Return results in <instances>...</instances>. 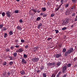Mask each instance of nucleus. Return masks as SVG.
Here are the masks:
<instances>
[{"mask_svg":"<svg viewBox=\"0 0 77 77\" xmlns=\"http://www.w3.org/2000/svg\"><path fill=\"white\" fill-rule=\"evenodd\" d=\"M73 48H69L68 50L67 51H66L64 54L65 57H66L68 54H71V53L73 51Z\"/></svg>","mask_w":77,"mask_h":77,"instance_id":"nucleus-1","label":"nucleus"},{"mask_svg":"<svg viewBox=\"0 0 77 77\" xmlns=\"http://www.w3.org/2000/svg\"><path fill=\"white\" fill-rule=\"evenodd\" d=\"M69 19H66L63 22V23H62V24L63 26L65 25L66 26L69 22Z\"/></svg>","mask_w":77,"mask_h":77,"instance_id":"nucleus-2","label":"nucleus"},{"mask_svg":"<svg viewBox=\"0 0 77 77\" xmlns=\"http://www.w3.org/2000/svg\"><path fill=\"white\" fill-rule=\"evenodd\" d=\"M60 2L61 4L59 5V6L55 9L56 11H57L60 9V8L61 7V6L63 5V2H64V1H63V0H61Z\"/></svg>","mask_w":77,"mask_h":77,"instance_id":"nucleus-3","label":"nucleus"},{"mask_svg":"<svg viewBox=\"0 0 77 77\" xmlns=\"http://www.w3.org/2000/svg\"><path fill=\"white\" fill-rule=\"evenodd\" d=\"M32 60L34 62H36L39 60V58L38 57H34L32 59Z\"/></svg>","mask_w":77,"mask_h":77,"instance_id":"nucleus-4","label":"nucleus"},{"mask_svg":"<svg viewBox=\"0 0 77 77\" xmlns=\"http://www.w3.org/2000/svg\"><path fill=\"white\" fill-rule=\"evenodd\" d=\"M6 15L7 17H8V18H10L11 17V13L9 11H7L6 12Z\"/></svg>","mask_w":77,"mask_h":77,"instance_id":"nucleus-5","label":"nucleus"},{"mask_svg":"<svg viewBox=\"0 0 77 77\" xmlns=\"http://www.w3.org/2000/svg\"><path fill=\"white\" fill-rule=\"evenodd\" d=\"M67 67V66H66V65L64 66L63 67L62 71V72L63 73H64V72H65V71Z\"/></svg>","mask_w":77,"mask_h":77,"instance_id":"nucleus-6","label":"nucleus"},{"mask_svg":"<svg viewBox=\"0 0 77 77\" xmlns=\"http://www.w3.org/2000/svg\"><path fill=\"white\" fill-rule=\"evenodd\" d=\"M61 56L60 54H56L55 55V57L56 58H59Z\"/></svg>","mask_w":77,"mask_h":77,"instance_id":"nucleus-7","label":"nucleus"},{"mask_svg":"<svg viewBox=\"0 0 77 77\" xmlns=\"http://www.w3.org/2000/svg\"><path fill=\"white\" fill-rule=\"evenodd\" d=\"M70 12H71V11H70V9L67 10L66 11V15H69V13H70Z\"/></svg>","mask_w":77,"mask_h":77,"instance_id":"nucleus-8","label":"nucleus"},{"mask_svg":"<svg viewBox=\"0 0 77 77\" xmlns=\"http://www.w3.org/2000/svg\"><path fill=\"white\" fill-rule=\"evenodd\" d=\"M61 64H62V63H61V61H58L57 63V66H59L60 65H61Z\"/></svg>","mask_w":77,"mask_h":77,"instance_id":"nucleus-9","label":"nucleus"},{"mask_svg":"<svg viewBox=\"0 0 77 77\" xmlns=\"http://www.w3.org/2000/svg\"><path fill=\"white\" fill-rule=\"evenodd\" d=\"M42 23H40L39 25H38V29H40V27H42Z\"/></svg>","mask_w":77,"mask_h":77,"instance_id":"nucleus-10","label":"nucleus"},{"mask_svg":"<svg viewBox=\"0 0 77 77\" xmlns=\"http://www.w3.org/2000/svg\"><path fill=\"white\" fill-rule=\"evenodd\" d=\"M39 20H41V17H37L36 20L37 21H39Z\"/></svg>","mask_w":77,"mask_h":77,"instance_id":"nucleus-11","label":"nucleus"},{"mask_svg":"<svg viewBox=\"0 0 77 77\" xmlns=\"http://www.w3.org/2000/svg\"><path fill=\"white\" fill-rule=\"evenodd\" d=\"M10 72H11V74H12V75H13V74H15V72H14V71L13 69L11 70Z\"/></svg>","mask_w":77,"mask_h":77,"instance_id":"nucleus-12","label":"nucleus"},{"mask_svg":"<svg viewBox=\"0 0 77 77\" xmlns=\"http://www.w3.org/2000/svg\"><path fill=\"white\" fill-rule=\"evenodd\" d=\"M22 62L23 63H27V62L26 61H25V60L24 59H22Z\"/></svg>","mask_w":77,"mask_h":77,"instance_id":"nucleus-13","label":"nucleus"},{"mask_svg":"<svg viewBox=\"0 0 77 77\" xmlns=\"http://www.w3.org/2000/svg\"><path fill=\"white\" fill-rule=\"evenodd\" d=\"M20 73L21 75H24L25 72H24V71H20Z\"/></svg>","mask_w":77,"mask_h":77,"instance_id":"nucleus-14","label":"nucleus"},{"mask_svg":"<svg viewBox=\"0 0 77 77\" xmlns=\"http://www.w3.org/2000/svg\"><path fill=\"white\" fill-rule=\"evenodd\" d=\"M42 9L43 12H45L46 11V8H42Z\"/></svg>","mask_w":77,"mask_h":77,"instance_id":"nucleus-15","label":"nucleus"},{"mask_svg":"<svg viewBox=\"0 0 77 77\" xmlns=\"http://www.w3.org/2000/svg\"><path fill=\"white\" fill-rule=\"evenodd\" d=\"M37 48H34L33 51H34V52H35V53H36V51H37Z\"/></svg>","mask_w":77,"mask_h":77,"instance_id":"nucleus-16","label":"nucleus"},{"mask_svg":"<svg viewBox=\"0 0 77 77\" xmlns=\"http://www.w3.org/2000/svg\"><path fill=\"white\" fill-rule=\"evenodd\" d=\"M24 51V49L23 48H21L20 49V52L21 53V52H23V51Z\"/></svg>","mask_w":77,"mask_h":77,"instance_id":"nucleus-17","label":"nucleus"},{"mask_svg":"<svg viewBox=\"0 0 77 77\" xmlns=\"http://www.w3.org/2000/svg\"><path fill=\"white\" fill-rule=\"evenodd\" d=\"M2 15L3 17H4L5 15H6V14L5 13V12H3L2 13Z\"/></svg>","mask_w":77,"mask_h":77,"instance_id":"nucleus-18","label":"nucleus"},{"mask_svg":"<svg viewBox=\"0 0 77 77\" xmlns=\"http://www.w3.org/2000/svg\"><path fill=\"white\" fill-rule=\"evenodd\" d=\"M32 11H33V12H35L34 14H36V12H37V9H32Z\"/></svg>","mask_w":77,"mask_h":77,"instance_id":"nucleus-19","label":"nucleus"},{"mask_svg":"<svg viewBox=\"0 0 77 77\" xmlns=\"http://www.w3.org/2000/svg\"><path fill=\"white\" fill-rule=\"evenodd\" d=\"M10 49L9 48H7L5 49V51L6 52H10Z\"/></svg>","mask_w":77,"mask_h":77,"instance_id":"nucleus-20","label":"nucleus"},{"mask_svg":"<svg viewBox=\"0 0 77 77\" xmlns=\"http://www.w3.org/2000/svg\"><path fill=\"white\" fill-rule=\"evenodd\" d=\"M43 76V77H47V75H46V73H43L42 74Z\"/></svg>","mask_w":77,"mask_h":77,"instance_id":"nucleus-21","label":"nucleus"},{"mask_svg":"<svg viewBox=\"0 0 77 77\" xmlns=\"http://www.w3.org/2000/svg\"><path fill=\"white\" fill-rule=\"evenodd\" d=\"M62 73L60 71L57 74V76L59 77V76H60V75L61 74H62Z\"/></svg>","mask_w":77,"mask_h":77,"instance_id":"nucleus-22","label":"nucleus"},{"mask_svg":"<svg viewBox=\"0 0 77 77\" xmlns=\"http://www.w3.org/2000/svg\"><path fill=\"white\" fill-rule=\"evenodd\" d=\"M14 57H17V53L16 52H14L13 54Z\"/></svg>","mask_w":77,"mask_h":77,"instance_id":"nucleus-23","label":"nucleus"},{"mask_svg":"<svg viewBox=\"0 0 77 77\" xmlns=\"http://www.w3.org/2000/svg\"><path fill=\"white\" fill-rule=\"evenodd\" d=\"M9 34L10 35H13V32H12V31H10L9 32Z\"/></svg>","mask_w":77,"mask_h":77,"instance_id":"nucleus-24","label":"nucleus"},{"mask_svg":"<svg viewBox=\"0 0 77 77\" xmlns=\"http://www.w3.org/2000/svg\"><path fill=\"white\" fill-rule=\"evenodd\" d=\"M4 26V25H3V23L0 25V29H2V28H3Z\"/></svg>","mask_w":77,"mask_h":77,"instance_id":"nucleus-25","label":"nucleus"},{"mask_svg":"<svg viewBox=\"0 0 77 77\" xmlns=\"http://www.w3.org/2000/svg\"><path fill=\"white\" fill-rule=\"evenodd\" d=\"M56 74L55 73H53L51 77H56Z\"/></svg>","mask_w":77,"mask_h":77,"instance_id":"nucleus-26","label":"nucleus"},{"mask_svg":"<svg viewBox=\"0 0 77 77\" xmlns=\"http://www.w3.org/2000/svg\"><path fill=\"white\" fill-rule=\"evenodd\" d=\"M7 74L9 76H10L11 75V72H7Z\"/></svg>","mask_w":77,"mask_h":77,"instance_id":"nucleus-27","label":"nucleus"},{"mask_svg":"<svg viewBox=\"0 0 77 77\" xmlns=\"http://www.w3.org/2000/svg\"><path fill=\"white\" fill-rule=\"evenodd\" d=\"M9 64L10 65H13V62L12 61H11L9 63Z\"/></svg>","mask_w":77,"mask_h":77,"instance_id":"nucleus-28","label":"nucleus"},{"mask_svg":"<svg viewBox=\"0 0 77 77\" xmlns=\"http://www.w3.org/2000/svg\"><path fill=\"white\" fill-rule=\"evenodd\" d=\"M7 63H6V61H4L3 62V65L4 66L6 65Z\"/></svg>","mask_w":77,"mask_h":77,"instance_id":"nucleus-29","label":"nucleus"},{"mask_svg":"<svg viewBox=\"0 0 77 77\" xmlns=\"http://www.w3.org/2000/svg\"><path fill=\"white\" fill-rule=\"evenodd\" d=\"M69 6V4H66L65 5V8H67Z\"/></svg>","mask_w":77,"mask_h":77,"instance_id":"nucleus-30","label":"nucleus"},{"mask_svg":"<svg viewBox=\"0 0 77 77\" xmlns=\"http://www.w3.org/2000/svg\"><path fill=\"white\" fill-rule=\"evenodd\" d=\"M72 17H75V13H73L72 14Z\"/></svg>","mask_w":77,"mask_h":77,"instance_id":"nucleus-31","label":"nucleus"},{"mask_svg":"<svg viewBox=\"0 0 77 77\" xmlns=\"http://www.w3.org/2000/svg\"><path fill=\"white\" fill-rule=\"evenodd\" d=\"M66 48H64L63 50V53H65V52H66Z\"/></svg>","mask_w":77,"mask_h":77,"instance_id":"nucleus-32","label":"nucleus"},{"mask_svg":"<svg viewBox=\"0 0 77 77\" xmlns=\"http://www.w3.org/2000/svg\"><path fill=\"white\" fill-rule=\"evenodd\" d=\"M7 36H8V34L7 33H5L4 34V38H6V37H7Z\"/></svg>","mask_w":77,"mask_h":77,"instance_id":"nucleus-33","label":"nucleus"},{"mask_svg":"<svg viewBox=\"0 0 77 77\" xmlns=\"http://www.w3.org/2000/svg\"><path fill=\"white\" fill-rule=\"evenodd\" d=\"M71 64L70 63H69L67 65V67H71Z\"/></svg>","mask_w":77,"mask_h":77,"instance_id":"nucleus-34","label":"nucleus"},{"mask_svg":"<svg viewBox=\"0 0 77 77\" xmlns=\"http://www.w3.org/2000/svg\"><path fill=\"white\" fill-rule=\"evenodd\" d=\"M55 62H53L52 63H51V66H54L55 65Z\"/></svg>","mask_w":77,"mask_h":77,"instance_id":"nucleus-35","label":"nucleus"},{"mask_svg":"<svg viewBox=\"0 0 77 77\" xmlns=\"http://www.w3.org/2000/svg\"><path fill=\"white\" fill-rule=\"evenodd\" d=\"M3 29H2L3 30H4V31H6V30H7V29H6V28L5 27H3Z\"/></svg>","mask_w":77,"mask_h":77,"instance_id":"nucleus-36","label":"nucleus"},{"mask_svg":"<svg viewBox=\"0 0 77 77\" xmlns=\"http://www.w3.org/2000/svg\"><path fill=\"white\" fill-rule=\"evenodd\" d=\"M8 57L10 58V60H12V58H13V57H11V56H9Z\"/></svg>","mask_w":77,"mask_h":77,"instance_id":"nucleus-37","label":"nucleus"},{"mask_svg":"<svg viewBox=\"0 0 77 77\" xmlns=\"http://www.w3.org/2000/svg\"><path fill=\"white\" fill-rule=\"evenodd\" d=\"M44 66H41V67L40 68V69L41 70H42L43 69H44Z\"/></svg>","mask_w":77,"mask_h":77,"instance_id":"nucleus-38","label":"nucleus"},{"mask_svg":"<svg viewBox=\"0 0 77 77\" xmlns=\"http://www.w3.org/2000/svg\"><path fill=\"white\" fill-rule=\"evenodd\" d=\"M55 31L56 33V34H57L58 33H59V30L57 29L55 30Z\"/></svg>","mask_w":77,"mask_h":77,"instance_id":"nucleus-39","label":"nucleus"},{"mask_svg":"<svg viewBox=\"0 0 77 77\" xmlns=\"http://www.w3.org/2000/svg\"><path fill=\"white\" fill-rule=\"evenodd\" d=\"M23 57L25 58H27V55H26V54H24Z\"/></svg>","mask_w":77,"mask_h":77,"instance_id":"nucleus-40","label":"nucleus"},{"mask_svg":"<svg viewBox=\"0 0 77 77\" xmlns=\"http://www.w3.org/2000/svg\"><path fill=\"white\" fill-rule=\"evenodd\" d=\"M66 29V27H64L62 28V30H65Z\"/></svg>","mask_w":77,"mask_h":77,"instance_id":"nucleus-41","label":"nucleus"},{"mask_svg":"<svg viewBox=\"0 0 77 77\" xmlns=\"http://www.w3.org/2000/svg\"><path fill=\"white\" fill-rule=\"evenodd\" d=\"M43 18H45V17H47V14H45L43 15Z\"/></svg>","mask_w":77,"mask_h":77,"instance_id":"nucleus-42","label":"nucleus"},{"mask_svg":"<svg viewBox=\"0 0 77 77\" xmlns=\"http://www.w3.org/2000/svg\"><path fill=\"white\" fill-rule=\"evenodd\" d=\"M72 0V3H75V2H76V0Z\"/></svg>","mask_w":77,"mask_h":77,"instance_id":"nucleus-43","label":"nucleus"},{"mask_svg":"<svg viewBox=\"0 0 77 77\" xmlns=\"http://www.w3.org/2000/svg\"><path fill=\"white\" fill-rule=\"evenodd\" d=\"M55 14L54 13L52 14L51 15V17H54V16Z\"/></svg>","mask_w":77,"mask_h":77,"instance_id":"nucleus-44","label":"nucleus"},{"mask_svg":"<svg viewBox=\"0 0 77 77\" xmlns=\"http://www.w3.org/2000/svg\"><path fill=\"white\" fill-rule=\"evenodd\" d=\"M47 65L48 66H51V64L50 63H49L47 64Z\"/></svg>","mask_w":77,"mask_h":77,"instance_id":"nucleus-45","label":"nucleus"},{"mask_svg":"<svg viewBox=\"0 0 77 77\" xmlns=\"http://www.w3.org/2000/svg\"><path fill=\"white\" fill-rule=\"evenodd\" d=\"M75 21H77V15L75 17Z\"/></svg>","mask_w":77,"mask_h":77,"instance_id":"nucleus-46","label":"nucleus"},{"mask_svg":"<svg viewBox=\"0 0 77 77\" xmlns=\"http://www.w3.org/2000/svg\"><path fill=\"white\" fill-rule=\"evenodd\" d=\"M14 47L13 46H11L10 47V49H11V50H14Z\"/></svg>","mask_w":77,"mask_h":77,"instance_id":"nucleus-47","label":"nucleus"},{"mask_svg":"<svg viewBox=\"0 0 77 77\" xmlns=\"http://www.w3.org/2000/svg\"><path fill=\"white\" fill-rule=\"evenodd\" d=\"M52 39V38H48L47 39V41H49L51 40V39Z\"/></svg>","mask_w":77,"mask_h":77,"instance_id":"nucleus-48","label":"nucleus"},{"mask_svg":"<svg viewBox=\"0 0 77 77\" xmlns=\"http://www.w3.org/2000/svg\"><path fill=\"white\" fill-rule=\"evenodd\" d=\"M14 12L16 14H18V10L15 11Z\"/></svg>","mask_w":77,"mask_h":77,"instance_id":"nucleus-49","label":"nucleus"},{"mask_svg":"<svg viewBox=\"0 0 77 77\" xmlns=\"http://www.w3.org/2000/svg\"><path fill=\"white\" fill-rule=\"evenodd\" d=\"M77 59V57H75L73 60V62H75V61H76Z\"/></svg>","mask_w":77,"mask_h":77,"instance_id":"nucleus-50","label":"nucleus"},{"mask_svg":"<svg viewBox=\"0 0 77 77\" xmlns=\"http://www.w3.org/2000/svg\"><path fill=\"white\" fill-rule=\"evenodd\" d=\"M61 12H63V11H64V8H62V9H61Z\"/></svg>","mask_w":77,"mask_h":77,"instance_id":"nucleus-51","label":"nucleus"},{"mask_svg":"<svg viewBox=\"0 0 77 77\" xmlns=\"http://www.w3.org/2000/svg\"><path fill=\"white\" fill-rule=\"evenodd\" d=\"M75 6H74L72 7L71 9H75Z\"/></svg>","mask_w":77,"mask_h":77,"instance_id":"nucleus-52","label":"nucleus"},{"mask_svg":"<svg viewBox=\"0 0 77 77\" xmlns=\"http://www.w3.org/2000/svg\"><path fill=\"white\" fill-rule=\"evenodd\" d=\"M24 40H23V39H21V42H22L23 43V42H24Z\"/></svg>","mask_w":77,"mask_h":77,"instance_id":"nucleus-53","label":"nucleus"},{"mask_svg":"<svg viewBox=\"0 0 77 77\" xmlns=\"http://www.w3.org/2000/svg\"><path fill=\"white\" fill-rule=\"evenodd\" d=\"M25 48L26 49L28 48H29V46H28V45H27L25 46Z\"/></svg>","mask_w":77,"mask_h":77,"instance_id":"nucleus-54","label":"nucleus"},{"mask_svg":"<svg viewBox=\"0 0 77 77\" xmlns=\"http://www.w3.org/2000/svg\"><path fill=\"white\" fill-rule=\"evenodd\" d=\"M44 14V13H41L40 14V15H41V16H42V15H43Z\"/></svg>","mask_w":77,"mask_h":77,"instance_id":"nucleus-55","label":"nucleus"},{"mask_svg":"<svg viewBox=\"0 0 77 77\" xmlns=\"http://www.w3.org/2000/svg\"><path fill=\"white\" fill-rule=\"evenodd\" d=\"M6 74V72H5L3 73V75H5Z\"/></svg>","mask_w":77,"mask_h":77,"instance_id":"nucleus-56","label":"nucleus"},{"mask_svg":"<svg viewBox=\"0 0 77 77\" xmlns=\"http://www.w3.org/2000/svg\"><path fill=\"white\" fill-rule=\"evenodd\" d=\"M74 25L72 24V26H71V28H72V29H73V28L74 27Z\"/></svg>","mask_w":77,"mask_h":77,"instance_id":"nucleus-57","label":"nucleus"},{"mask_svg":"<svg viewBox=\"0 0 77 77\" xmlns=\"http://www.w3.org/2000/svg\"><path fill=\"white\" fill-rule=\"evenodd\" d=\"M66 75H67L64 74L62 77H66Z\"/></svg>","mask_w":77,"mask_h":77,"instance_id":"nucleus-58","label":"nucleus"},{"mask_svg":"<svg viewBox=\"0 0 77 77\" xmlns=\"http://www.w3.org/2000/svg\"><path fill=\"white\" fill-rule=\"evenodd\" d=\"M17 30H20V26H18L17 27Z\"/></svg>","mask_w":77,"mask_h":77,"instance_id":"nucleus-59","label":"nucleus"},{"mask_svg":"<svg viewBox=\"0 0 77 77\" xmlns=\"http://www.w3.org/2000/svg\"><path fill=\"white\" fill-rule=\"evenodd\" d=\"M20 23H23V21L22 19H20Z\"/></svg>","mask_w":77,"mask_h":77,"instance_id":"nucleus-60","label":"nucleus"},{"mask_svg":"<svg viewBox=\"0 0 77 77\" xmlns=\"http://www.w3.org/2000/svg\"><path fill=\"white\" fill-rule=\"evenodd\" d=\"M59 47L60 48H61L62 47V44H60L59 45Z\"/></svg>","mask_w":77,"mask_h":77,"instance_id":"nucleus-61","label":"nucleus"},{"mask_svg":"<svg viewBox=\"0 0 77 77\" xmlns=\"http://www.w3.org/2000/svg\"><path fill=\"white\" fill-rule=\"evenodd\" d=\"M16 52H17V53H19V52H20V49H19L18 50L16 51Z\"/></svg>","mask_w":77,"mask_h":77,"instance_id":"nucleus-62","label":"nucleus"},{"mask_svg":"<svg viewBox=\"0 0 77 77\" xmlns=\"http://www.w3.org/2000/svg\"><path fill=\"white\" fill-rule=\"evenodd\" d=\"M38 13H39V12H41V11L39 10H38L37 11Z\"/></svg>","mask_w":77,"mask_h":77,"instance_id":"nucleus-63","label":"nucleus"},{"mask_svg":"<svg viewBox=\"0 0 77 77\" xmlns=\"http://www.w3.org/2000/svg\"><path fill=\"white\" fill-rule=\"evenodd\" d=\"M19 45H16L15 47H16V48H18V47H19Z\"/></svg>","mask_w":77,"mask_h":77,"instance_id":"nucleus-64","label":"nucleus"}]
</instances>
